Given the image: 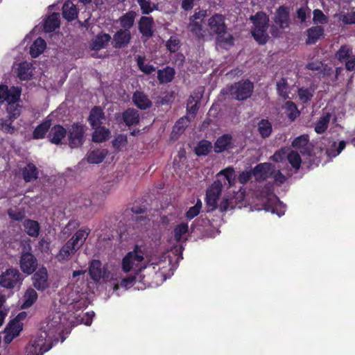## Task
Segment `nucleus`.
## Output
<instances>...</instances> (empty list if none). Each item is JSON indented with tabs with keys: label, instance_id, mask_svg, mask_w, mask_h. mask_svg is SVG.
<instances>
[{
	"label": "nucleus",
	"instance_id": "f257e3e1",
	"mask_svg": "<svg viewBox=\"0 0 355 355\" xmlns=\"http://www.w3.org/2000/svg\"><path fill=\"white\" fill-rule=\"evenodd\" d=\"M58 329L54 327L53 322H49L46 327L40 329L37 336L32 339L26 348L29 355H43L51 349L53 341L57 340Z\"/></svg>",
	"mask_w": 355,
	"mask_h": 355
},
{
	"label": "nucleus",
	"instance_id": "f03ea898",
	"mask_svg": "<svg viewBox=\"0 0 355 355\" xmlns=\"http://www.w3.org/2000/svg\"><path fill=\"white\" fill-rule=\"evenodd\" d=\"M254 25L252 35L254 40L261 45L267 43L269 36L267 33L269 25V17L263 12H258L250 17Z\"/></svg>",
	"mask_w": 355,
	"mask_h": 355
},
{
	"label": "nucleus",
	"instance_id": "7ed1b4c3",
	"mask_svg": "<svg viewBox=\"0 0 355 355\" xmlns=\"http://www.w3.org/2000/svg\"><path fill=\"white\" fill-rule=\"evenodd\" d=\"M253 90V83L250 80L246 79L234 83L227 88L226 92L223 89L221 93L223 94L229 93L236 100L244 101L252 96Z\"/></svg>",
	"mask_w": 355,
	"mask_h": 355
},
{
	"label": "nucleus",
	"instance_id": "20e7f679",
	"mask_svg": "<svg viewBox=\"0 0 355 355\" xmlns=\"http://www.w3.org/2000/svg\"><path fill=\"white\" fill-rule=\"evenodd\" d=\"M31 250L30 240L26 243H22L19 266L23 272L28 275L33 273L37 267V260L31 252Z\"/></svg>",
	"mask_w": 355,
	"mask_h": 355
},
{
	"label": "nucleus",
	"instance_id": "39448f33",
	"mask_svg": "<svg viewBox=\"0 0 355 355\" xmlns=\"http://www.w3.org/2000/svg\"><path fill=\"white\" fill-rule=\"evenodd\" d=\"M144 259V252L141 247L135 245L132 251L128 252L121 261L122 270L128 273L133 269H137Z\"/></svg>",
	"mask_w": 355,
	"mask_h": 355
},
{
	"label": "nucleus",
	"instance_id": "423d86ee",
	"mask_svg": "<svg viewBox=\"0 0 355 355\" xmlns=\"http://www.w3.org/2000/svg\"><path fill=\"white\" fill-rule=\"evenodd\" d=\"M86 127L84 124L73 123L67 130L69 146L71 148H77L82 146L85 142V133Z\"/></svg>",
	"mask_w": 355,
	"mask_h": 355
},
{
	"label": "nucleus",
	"instance_id": "0eeeda50",
	"mask_svg": "<svg viewBox=\"0 0 355 355\" xmlns=\"http://www.w3.org/2000/svg\"><path fill=\"white\" fill-rule=\"evenodd\" d=\"M23 276L17 268H10L0 275V286L6 288H14L21 284Z\"/></svg>",
	"mask_w": 355,
	"mask_h": 355
},
{
	"label": "nucleus",
	"instance_id": "6e6552de",
	"mask_svg": "<svg viewBox=\"0 0 355 355\" xmlns=\"http://www.w3.org/2000/svg\"><path fill=\"white\" fill-rule=\"evenodd\" d=\"M222 188V182L218 180L214 181L207 190L205 200L209 211H213L218 207V200L221 193Z\"/></svg>",
	"mask_w": 355,
	"mask_h": 355
},
{
	"label": "nucleus",
	"instance_id": "1a4fd4ad",
	"mask_svg": "<svg viewBox=\"0 0 355 355\" xmlns=\"http://www.w3.org/2000/svg\"><path fill=\"white\" fill-rule=\"evenodd\" d=\"M21 95V89L12 86L10 89L7 85H0V103L4 102L17 103Z\"/></svg>",
	"mask_w": 355,
	"mask_h": 355
},
{
	"label": "nucleus",
	"instance_id": "9d476101",
	"mask_svg": "<svg viewBox=\"0 0 355 355\" xmlns=\"http://www.w3.org/2000/svg\"><path fill=\"white\" fill-rule=\"evenodd\" d=\"M274 22L280 28H288L291 24L290 8L286 6H280L274 14Z\"/></svg>",
	"mask_w": 355,
	"mask_h": 355
},
{
	"label": "nucleus",
	"instance_id": "9b49d317",
	"mask_svg": "<svg viewBox=\"0 0 355 355\" xmlns=\"http://www.w3.org/2000/svg\"><path fill=\"white\" fill-rule=\"evenodd\" d=\"M116 119L119 123H124L126 126L136 125L139 123L140 117L139 112L129 107L123 111L121 116H116Z\"/></svg>",
	"mask_w": 355,
	"mask_h": 355
},
{
	"label": "nucleus",
	"instance_id": "f8f14e48",
	"mask_svg": "<svg viewBox=\"0 0 355 355\" xmlns=\"http://www.w3.org/2000/svg\"><path fill=\"white\" fill-rule=\"evenodd\" d=\"M32 280L33 286L37 291H43L46 289L49 286L47 269L45 267L40 268L33 274Z\"/></svg>",
	"mask_w": 355,
	"mask_h": 355
},
{
	"label": "nucleus",
	"instance_id": "ddd939ff",
	"mask_svg": "<svg viewBox=\"0 0 355 355\" xmlns=\"http://www.w3.org/2000/svg\"><path fill=\"white\" fill-rule=\"evenodd\" d=\"M291 146L294 148L302 149L300 150L303 155L309 157L312 156L313 145L309 143V137L308 135H302L297 137L292 141Z\"/></svg>",
	"mask_w": 355,
	"mask_h": 355
},
{
	"label": "nucleus",
	"instance_id": "4468645a",
	"mask_svg": "<svg viewBox=\"0 0 355 355\" xmlns=\"http://www.w3.org/2000/svg\"><path fill=\"white\" fill-rule=\"evenodd\" d=\"M130 31L128 29H119L113 35L112 46L115 49L126 47L131 40Z\"/></svg>",
	"mask_w": 355,
	"mask_h": 355
},
{
	"label": "nucleus",
	"instance_id": "2eb2a0df",
	"mask_svg": "<svg viewBox=\"0 0 355 355\" xmlns=\"http://www.w3.org/2000/svg\"><path fill=\"white\" fill-rule=\"evenodd\" d=\"M225 17L222 14H214L208 19V26L215 34L224 33L227 31Z\"/></svg>",
	"mask_w": 355,
	"mask_h": 355
},
{
	"label": "nucleus",
	"instance_id": "dca6fc26",
	"mask_svg": "<svg viewBox=\"0 0 355 355\" xmlns=\"http://www.w3.org/2000/svg\"><path fill=\"white\" fill-rule=\"evenodd\" d=\"M67 130L61 125L57 124L51 127L48 138L51 144L59 145L67 136Z\"/></svg>",
	"mask_w": 355,
	"mask_h": 355
},
{
	"label": "nucleus",
	"instance_id": "f3484780",
	"mask_svg": "<svg viewBox=\"0 0 355 355\" xmlns=\"http://www.w3.org/2000/svg\"><path fill=\"white\" fill-rule=\"evenodd\" d=\"M233 137L230 134H223L218 137L214 143V149L216 153H220L232 148Z\"/></svg>",
	"mask_w": 355,
	"mask_h": 355
},
{
	"label": "nucleus",
	"instance_id": "a211bd4d",
	"mask_svg": "<svg viewBox=\"0 0 355 355\" xmlns=\"http://www.w3.org/2000/svg\"><path fill=\"white\" fill-rule=\"evenodd\" d=\"M272 164L269 162L258 164L252 171L253 176L257 181L266 180L270 175Z\"/></svg>",
	"mask_w": 355,
	"mask_h": 355
},
{
	"label": "nucleus",
	"instance_id": "6ab92c4d",
	"mask_svg": "<svg viewBox=\"0 0 355 355\" xmlns=\"http://www.w3.org/2000/svg\"><path fill=\"white\" fill-rule=\"evenodd\" d=\"M154 20L152 17L143 16L139 21V31L142 36L150 38L153 35Z\"/></svg>",
	"mask_w": 355,
	"mask_h": 355
},
{
	"label": "nucleus",
	"instance_id": "aec40b11",
	"mask_svg": "<svg viewBox=\"0 0 355 355\" xmlns=\"http://www.w3.org/2000/svg\"><path fill=\"white\" fill-rule=\"evenodd\" d=\"M306 44H315L321 37H324V29L321 26H312L306 30Z\"/></svg>",
	"mask_w": 355,
	"mask_h": 355
},
{
	"label": "nucleus",
	"instance_id": "412c9836",
	"mask_svg": "<svg viewBox=\"0 0 355 355\" xmlns=\"http://www.w3.org/2000/svg\"><path fill=\"white\" fill-rule=\"evenodd\" d=\"M132 101L136 107L140 110H146L151 107L153 103L148 96L143 92L136 91L132 96Z\"/></svg>",
	"mask_w": 355,
	"mask_h": 355
},
{
	"label": "nucleus",
	"instance_id": "4be33fe9",
	"mask_svg": "<svg viewBox=\"0 0 355 355\" xmlns=\"http://www.w3.org/2000/svg\"><path fill=\"white\" fill-rule=\"evenodd\" d=\"M105 119V113L99 106H94L90 111L88 121L92 128L100 126L102 120Z\"/></svg>",
	"mask_w": 355,
	"mask_h": 355
},
{
	"label": "nucleus",
	"instance_id": "5701e85b",
	"mask_svg": "<svg viewBox=\"0 0 355 355\" xmlns=\"http://www.w3.org/2000/svg\"><path fill=\"white\" fill-rule=\"evenodd\" d=\"M90 231V229L87 227H82L69 241L78 250L84 244Z\"/></svg>",
	"mask_w": 355,
	"mask_h": 355
},
{
	"label": "nucleus",
	"instance_id": "b1692460",
	"mask_svg": "<svg viewBox=\"0 0 355 355\" xmlns=\"http://www.w3.org/2000/svg\"><path fill=\"white\" fill-rule=\"evenodd\" d=\"M21 175L25 182H31L39 178V170L33 163L29 162L22 168Z\"/></svg>",
	"mask_w": 355,
	"mask_h": 355
},
{
	"label": "nucleus",
	"instance_id": "393cba45",
	"mask_svg": "<svg viewBox=\"0 0 355 355\" xmlns=\"http://www.w3.org/2000/svg\"><path fill=\"white\" fill-rule=\"evenodd\" d=\"M78 250L76 247L68 241L60 250L58 254L56 255V259L59 262H64L68 261L71 254H73Z\"/></svg>",
	"mask_w": 355,
	"mask_h": 355
},
{
	"label": "nucleus",
	"instance_id": "a878e982",
	"mask_svg": "<svg viewBox=\"0 0 355 355\" xmlns=\"http://www.w3.org/2000/svg\"><path fill=\"white\" fill-rule=\"evenodd\" d=\"M92 134V141L95 143H102L108 140L111 136L110 130L105 126H97Z\"/></svg>",
	"mask_w": 355,
	"mask_h": 355
},
{
	"label": "nucleus",
	"instance_id": "bb28decb",
	"mask_svg": "<svg viewBox=\"0 0 355 355\" xmlns=\"http://www.w3.org/2000/svg\"><path fill=\"white\" fill-rule=\"evenodd\" d=\"M60 25V15L58 12H53L44 21V30L46 33L53 32Z\"/></svg>",
	"mask_w": 355,
	"mask_h": 355
},
{
	"label": "nucleus",
	"instance_id": "cd10ccee",
	"mask_svg": "<svg viewBox=\"0 0 355 355\" xmlns=\"http://www.w3.org/2000/svg\"><path fill=\"white\" fill-rule=\"evenodd\" d=\"M51 126V119H45L42 123L35 127L33 132V138L34 139H44L46 133L50 130Z\"/></svg>",
	"mask_w": 355,
	"mask_h": 355
},
{
	"label": "nucleus",
	"instance_id": "c85d7f7f",
	"mask_svg": "<svg viewBox=\"0 0 355 355\" xmlns=\"http://www.w3.org/2000/svg\"><path fill=\"white\" fill-rule=\"evenodd\" d=\"M89 274L91 279L94 282H98L103 277L102 263L101 261L98 259H94L92 261L89 267Z\"/></svg>",
	"mask_w": 355,
	"mask_h": 355
},
{
	"label": "nucleus",
	"instance_id": "c756f323",
	"mask_svg": "<svg viewBox=\"0 0 355 355\" xmlns=\"http://www.w3.org/2000/svg\"><path fill=\"white\" fill-rule=\"evenodd\" d=\"M175 75L174 68L166 67L157 71V79L161 84L168 83L171 82Z\"/></svg>",
	"mask_w": 355,
	"mask_h": 355
},
{
	"label": "nucleus",
	"instance_id": "7c9ffc66",
	"mask_svg": "<svg viewBox=\"0 0 355 355\" xmlns=\"http://www.w3.org/2000/svg\"><path fill=\"white\" fill-rule=\"evenodd\" d=\"M24 230L31 237H37L40 231V225L37 220L26 219L23 223Z\"/></svg>",
	"mask_w": 355,
	"mask_h": 355
},
{
	"label": "nucleus",
	"instance_id": "2f4dec72",
	"mask_svg": "<svg viewBox=\"0 0 355 355\" xmlns=\"http://www.w3.org/2000/svg\"><path fill=\"white\" fill-rule=\"evenodd\" d=\"M78 16L76 6L71 1H66L62 6V17L68 21H71Z\"/></svg>",
	"mask_w": 355,
	"mask_h": 355
},
{
	"label": "nucleus",
	"instance_id": "473e14b6",
	"mask_svg": "<svg viewBox=\"0 0 355 355\" xmlns=\"http://www.w3.org/2000/svg\"><path fill=\"white\" fill-rule=\"evenodd\" d=\"M46 47L45 40L42 37L37 38L31 44L30 47V54L32 58H37L42 54Z\"/></svg>",
	"mask_w": 355,
	"mask_h": 355
},
{
	"label": "nucleus",
	"instance_id": "72a5a7b5",
	"mask_svg": "<svg viewBox=\"0 0 355 355\" xmlns=\"http://www.w3.org/2000/svg\"><path fill=\"white\" fill-rule=\"evenodd\" d=\"M107 151L105 149L94 150L87 154V161L90 164H100L105 158Z\"/></svg>",
	"mask_w": 355,
	"mask_h": 355
},
{
	"label": "nucleus",
	"instance_id": "f704fd0d",
	"mask_svg": "<svg viewBox=\"0 0 355 355\" xmlns=\"http://www.w3.org/2000/svg\"><path fill=\"white\" fill-rule=\"evenodd\" d=\"M257 131L261 138L269 137L272 132V123L268 119H261L257 124Z\"/></svg>",
	"mask_w": 355,
	"mask_h": 355
},
{
	"label": "nucleus",
	"instance_id": "c9c22d12",
	"mask_svg": "<svg viewBox=\"0 0 355 355\" xmlns=\"http://www.w3.org/2000/svg\"><path fill=\"white\" fill-rule=\"evenodd\" d=\"M331 119L329 112L323 113L315 125L314 130L318 134H322L327 130Z\"/></svg>",
	"mask_w": 355,
	"mask_h": 355
},
{
	"label": "nucleus",
	"instance_id": "e433bc0d",
	"mask_svg": "<svg viewBox=\"0 0 355 355\" xmlns=\"http://www.w3.org/2000/svg\"><path fill=\"white\" fill-rule=\"evenodd\" d=\"M111 36L108 33H101L97 35L92 42L93 49L98 51L105 48L111 40Z\"/></svg>",
	"mask_w": 355,
	"mask_h": 355
},
{
	"label": "nucleus",
	"instance_id": "4c0bfd02",
	"mask_svg": "<svg viewBox=\"0 0 355 355\" xmlns=\"http://www.w3.org/2000/svg\"><path fill=\"white\" fill-rule=\"evenodd\" d=\"M201 96L195 94V96L191 95L187 103V114L191 115L192 118H194L198 110V103H200Z\"/></svg>",
	"mask_w": 355,
	"mask_h": 355
},
{
	"label": "nucleus",
	"instance_id": "58836bf2",
	"mask_svg": "<svg viewBox=\"0 0 355 355\" xmlns=\"http://www.w3.org/2000/svg\"><path fill=\"white\" fill-rule=\"evenodd\" d=\"M212 149V144L208 140L200 141L194 148V152L198 156L207 155Z\"/></svg>",
	"mask_w": 355,
	"mask_h": 355
},
{
	"label": "nucleus",
	"instance_id": "ea45409f",
	"mask_svg": "<svg viewBox=\"0 0 355 355\" xmlns=\"http://www.w3.org/2000/svg\"><path fill=\"white\" fill-rule=\"evenodd\" d=\"M285 109L286 116L291 121H294L300 115L296 104L291 101H286Z\"/></svg>",
	"mask_w": 355,
	"mask_h": 355
},
{
	"label": "nucleus",
	"instance_id": "a19ab883",
	"mask_svg": "<svg viewBox=\"0 0 355 355\" xmlns=\"http://www.w3.org/2000/svg\"><path fill=\"white\" fill-rule=\"evenodd\" d=\"M22 329V323L17 321V320H11L6 329V332L9 334H11V337L9 341H11L14 338L19 336Z\"/></svg>",
	"mask_w": 355,
	"mask_h": 355
},
{
	"label": "nucleus",
	"instance_id": "79ce46f5",
	"mask_svg": "<svg viewBox=\"0 0 355 355\" xmlns=\"http://www.w3.org/2000/svg\"><path fill=\"white\" fill-rule=\"evenodd\" d=\"M139 69L145 74L150 75L155 71V67L152 64H145L146 57L137 55L135 58Z\"/></svg>",
	"mask_w": 355,
	"mask_h": 355
},
{
	"label": "nucleus",
	"instance_id": "37998d69",
	"mask_svg": "<svg viewBox=\"0 0 355 355\" xmlns=\"http://www.w3.org/2000/svg\"><path fill=\"white\" fill-rule=\"evenodd\" d=\"M37 297V293L33 288H28L24 295V303L22 307L24 309L31 307L35 302Z\"/></svg>",
	"mask_w": 355,
	"mask_h": 355
},
{
	"label": "nucleus",
	"instance_id": "c03bdc74",
	"mask_svg": "<svg viewBox=\"0 0 355 355\" xmlns=\"http://www.w3.org/2000/svg\"><path fill=\"white\" fill-rule=\"evenodd\" d=\"M236 206V199L234 196H226L223 198L218 207L220 212H225L227 209H233Z\"/></svg>",
	"mask_w": 355,
	"mask_h": 355
},
{
	"label": "nucleus",
	"instance_id": "a18cd8bd",
	"mask_svg": "<svg viewBox=\"0 0 355 355\" xmlns=\"http://www.w3.org/2000/svg\"><path fill=\"white\" fill-rule=\"evenodd\" d=\"M353 53L352 49L348 45H342L336 53V58L340 62H344Z\"/></svg>",
	"mask_w": 355,
	"mask_h": 355
},
{
	"label": "nucleus",
	"instance_id": "49530a36",
	"mask_svg": "<svg viewBox=\"0 0 355 355\" xmlns=\"http://www.w3.org/2000/svg\"><path fill=\"white\" fill-rule=\"evenodd\" d=\"M14 119L6 116V118L0 119V130L6 134H13L16 129L15 126L12 125V122Z\"/></svg>",
	"mask_w": 355,
	"mask_h": 355
},
{
	"label": "nucleus",
	"instance_id": "de8ad7c7",
	"mask_svg": "<svg viewBox=\"0 0 355 355\" xmlns=\"http://www.w3.org/2000/svg\"><path fill=\"white\" fill-rule=\"evenodd\" d=\"M135 14L134 12H128L120 17V24L122 29H128L132 27L135 21Z\"/></svg>",
	"mask_w": 355,
	"mask_h": 355
},
{
	"label": "nucleus",
	"instance_id": "09e8293b",
	"mask_svg": "<svg viewBox=\"0 0 355 355\" xmlns=\"http://www.w3.org/2000/svg\"><path fill=\"white\" fill-rule=\"evenodd\" d=\"M17 76L21 80H26L31 77L30 64L27 62L20 63L17 69Z\"/></svg>",
	"mask_w": 355,
	"mask_h": 355
},
{
	"label": "nucleus",
	"instance_id": "8fccbe9b",
	"mask_svg": "<svg viewBox=\"0 0 355 355\" xmlns=\"http://www.w3.org/2000/svg\"><path fill=\"white\" fill-rule=\"evenodd\" d=\"M314 92L311 88H299L297 90V95L300 101L306 104L311 101L313 96Z\"/></svg>",
	"mask_w": 355,
	"mask_h": 355
},
{
	"label": "nucleus",
	"instance_id": "3c124183",
	"mask_svg": "<svg viewBox=\"0 0 355 355\" xmlns=\"http://www.w3.org/2000/svg\"><path fill=\"white\" fill-rule=\"evenodd\" d=\"M216 41L223 47L225 45L229 46L234 45V37L232 35L227 33V31L224 33L217 34Z\"/></svg>",
	"mask_w": 355,
	"mask_h": 355
},
{
	"label": "nucleus",
	"instance_id": "603ef678",
	"mask_svg": "<svg viewBox=\"0 0 355 355\" xmlns=\"http://www.w3.org/2000/svg\"><path fill=\"white\" fill-rule=\"evenodd\" d=\"M137 1L144 15H148L153 10L157 9V6L155 3H152L150 0H137Z\"/></svg>",
	"mask_w": 355,
	"mask_h": 355
},
{
	"label": "nucleus",
	"instance_id": "864d4df0",
	"mask_svg": "<svg viewBox=\"0 0 355 355\" xmlns=\"http://www.w3.org/2000/svg\"><path fill=\"white\" fill-rule=\"evenodd\" d=\"M287 159L289 164L295 170L300 169L302 163V159L297 151L292 150L287 155Z\"/></svg>",
	"mask_w": 355,
	"mask_h": 355
},
{
	"label": "nucleus",
	"instance_id": "5fc2aeb1",
	"mask_svg": "<svg viewBox=\"0 0 355 355\" xmlns=\"http://www.w3.org/2000/svg\"><path fill=\"white\" fill-rule=\"evenodd\" d=\"M6 110L8 112L7 116L14 120L18 118L21 114V107L16 103H8Z\"/></svg>",
	"mask_w": 355,
	"mask_h": 355
},
{
	"label": "nucleus",
	"instance_id": "6e6d98bb",
	"mask_svg": "<svg viewBox=\"0 0 355 355\" xmlns=\"http://www.w3.org/2000/svg\"><path fill=\"white\" fill-rule=\"evenodd\" d=\"M9 218L15 221H21L26 217V213L24 209L17 208H10L8 209Z\"/></svg>",
	"mask_w": 355,
	"mask_h": 355
},
{
	"label": "nucleus",
	"instance_id": "4d7b16f0",
	"mask_svg": "<svg viewBox=\"0 0 355 355\" xmlns=\"http://www.w3.org/2000/svg\"><path fill=\"white\" fill-rule=\"evenodd\" d=\"M112 146L117 151H120L122 147L128 144V137L123 134L117 135L112 141Z\"/></svg>",
	"mask_w": 355,
	"mask_h": 355
},
{
	"label": "nucleus",
	"instance_id": "13d9d810",
	"mask_svg": "<svg viewBox=\"0 0 355 355\" xmlns=\"http://www.w3.org/2000/svg\"><path fill=\"white\" fill-rule=\"evenodd\" d=\"M277 90L278 94L284 99L288 98V84L286 79L282 78L277 83Z\"/></svg>",
	"mask_w": 355,
	"mask_h": 355
},
{
	"label": "nucleus",
	"instance_id": "bf43d9fd",
	"mask_svg": "<svg viewBox=\"0 0 355 355\" xmlns=\"http://www.w3.org/2000/svg\"><path fill=\"white\" fill-rule=\"evenodd\" d=\"M202 202L200 199H198L194 206L191 207L185 213V217L188 220H191L197 216L201 210Z\"/></svg>",
	"mask_w": 355,
	"mask_h": 355
},
{
	"label": "nucleus",
	"instance_id": "052dcab7",
	"mask_svg": "<svg viewBox=\"0 0 355 355\" xmlns=\"http://www.w3.org/2000/svg\"><path fill=\"white\" fill-rule=\"evenodd\" d=\"M166 47L170 53H175L180 48V41L178 37L171 36L166 42Z\"/></svg>",
	"mask_w": 355,
	"mask_h": 355
},
{
	"label": "nucleus",
	"instance_id": "680f3d73",
	"mask_svg": "<svg viewBox=\"0 0 355 355\" xmlns=\"http://www.w3.org/2000/svg\"><path fill=\"white\" fill-rule=\"evenodd\" d=\"M189 230L187 223H182L174 228V238L177 241H180L183 235Z\"/></svg>",
	"mask_w": 355,
	"mask_h": 355
},
{
	"label": "nucleus",
	"instance_id": "e2e57ef3",
	"mask_svg": "<svg viewBox=\"0 0 355 355\" xmlns=\"http://www.w3.org/2000/svg\"><path fill=\"white\" fill-rule=\"evenodd\" d=\"M313 21L315 24H326L328 23V17L319 9H315L313 12Z\"/></svg>",
	"mask_w": 355,
	"mask_h": 355
},
{
	"label": "nucleus",
	"instance_id": "0e129e2a",
	"mask_svg": "<svg viewBox=\"0 0 355 355\" xmlns=\"http://www.w3.org/2000/svg\"><path fill=\"white\" fill-rule=\"evenodd\" d=\"M136 282V277L133 275H130L122 279L120 282L119 284H115L114 286V290H118L119 286L128 288L132 286Z\"/></svg>",
	"mask_w": 355,
	"mask_h": 355
},
{
	"label": "nucleus",
	"instance_id": "69168bd1",
	"mask_svg": "<svg viewBox=\"0 0 355 355\" xmlns=\"http://www.w3.org/2000/svg\"><path fill=\"white\" fill-rule=\"evenodd\" d=\"M189 31L192 33L196 37L200 39L204 37V34L202 31V26L199 24L198 21H193L189 25Z\"/></svg>",
	"mask_w": 355,
	"mask_h": 355
},
{
	"label": "nucleus",
	"instance_id": "338daca9",
	"mask_svg": "<svg viewBox=\"0 0 355 355\" xmlns=\"http://www.w3.org/2000/svg\"><path fill=\"white\" fill-rule=\"evenodd\" d=\"M270 175L273 178L275 182L278 185L284 184L286 180V176L279 170L272 171Z\"/></svg>",
	"mask_w": 355,
	"mask_h": 355
},
{
	"label": "nucleus",
	"instance_id": "774afa93",
	"mask_svg": "<svg viewBox=\"0 0 355 355\" xmlns=\"http://www.w3.org/2000/svg\"><path fill=\"white\" fill-rule=\"evenodd\" d=\"M252 176H253L252 170L248 171H243L239 175L238 181L241 184H245L250 180Z\"/></svg>",
	"mask_w": 355,
	"mask_h": 355
}]
</instances>
